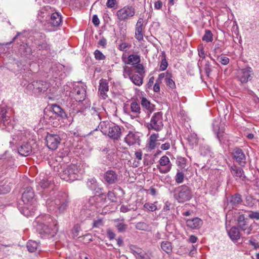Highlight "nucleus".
<instances>
[{
    "instance_id": "nucleus-62",
    "label": "nucleus",
    "mask_w": 259,
    "mask_h": 259,
    "mask_svg": "<svg viewBox=\"0 0 259 259\" xmlns=\"http://www.w3.org/2000/svg\"><path fill=\"white\" fill-rule=\"evenodd\" d=\"M107 235L110 240H113L115 237V234L110 229L107 230Z\"/></svg>"
},
{
    "instance_id": "nucleus-53",
    "label": "nucleus",
    "mask_w": 259,
    "mask_h": 259,
    "mask_svg": "<svg viewBox=\"0 0 259 259\" xmlns=\"http://www.w3.org/2000/svg\"><path fill=\"white\" fill-rule=\"evenodd\" d=\"M136 228L140 230H146L148 228V225L145 222H140L136 224Z\"/></svg>"
},
{
    "instance_id": "nucleus-19",
    "label": "nucleus",
    "mask_w": 259,
    "mask_h": 259,
    "mask_svg": "<svg viewBox=\"0 0 259 259\" xmlns=\"http://www.w3.org/2000/svg\"><path fill=\"white\" fill-rule=\"evenodd\" d=\"M103 180L105 183L112 185L118 182L119 177L115 171L108 170L104 174Z\"/></svg>"
},
{
    "instance_id": "nucleus-35",
    "label": "nucleus",
    "mask_w": 259,
    "mask_h": 259,
    "mask_svg": "<svg viewBox=\"0 0 259 259\" xmlns=\"http://www.w3.org/2000/svg\"><path fill=\"white\" fill-rule=\"evenodd\" d=\"M242 202V197L240 194L237 193L232 195L230 199V203L233 206H236L238 204Z\"/></svg>"
},
{
    "instance_id": "nucleus-50",
    "label": "nucleus",
    "mask_w": 259,
    "mask_h": 259,
    "mask_svg": "<svg viewBox=\"0 0 259 259\" xmlns=\"http://www.w3.org/2000/svg\"><path fill=\"white\" fill-rule=\"evenodd\" d=\"M94 54L97 60H104L106 59V56L99 50H96Z\"/></svg>"
},
{
    "instance_id": "nucleus-6",
    "label": "nucleus",
    "mask_w": 259,
    "mask_h": 259,
    "mask_svg": "<svg viewBox=\"0 0 259 259\" xmlns=\"http://www.w3.org/2000/svg\"><path fill=\"white\" fill-rule=\"evenodd\" d=\"M51 115L49 117L48 122L54 127H58L61 125L60 121L64 122V120L68 118V116L64 110L59 105L53 104L52 105Z\"/></svg>"
},
{
    "instance_id": "nucleus-2",
    "label": "nucleus",
    "mask_w": 259,
    "mask_h": 259,
    "mask_svg": "<svg viewBox=\"0 0 259 259\" xmlns=\"http://www.w3.org/2000/svg\"><path fill=\"white\" fill-rule=\"evenodd\" d=\"M54 170L58 172L62 180L68 182H73L78 180L83 174L81 166L76 164H70L64 166H54Z\"/></svg>"
},
{
    "instance_id": "nucleus-51",
    "label": "nucleus",
    "mask_w": 259,
    "mask_h": 259,
    "mask_svg": "<svg viewBox=\"0 0 259 259\" xmlns=\"http://www.w3.org/2000/svg\"><path fill=\"white\" fill-rule=\"evenodd\" d=\"M132 45L127 42H121L118 45V49L121 51L126 52L131 47Z\"/></svg>"
},
{
    "instance_id": "nucleus-11",
    "label": "nucleus",
    "mask_w": 259,
    "mask_h": 259,
    "mask_svg": "<svg viewBox=\"0 0 259 259\" xmlns=\"http://www.w3.org/2000/svg\"><path fill=\"white\" fill-rule=\"evenodd\" d=\"M253 75V71L251 67L246 66L243 68H239L237 70L236 78L241 83H247L252 79Z\"/></svg>"
},
{
    "instance_id": "nucleus-43",
    "label": "nucleus",
    "mask_w": 259,
    "mask_h": 259,
    "mask_svg": "<svg viewBox=\"0 0 259 259\" xmlns=\"http://www.w3.org/2000/svg\"><path fill=\"white\" fill-rule=\"evenodd\" d=\"M187 163V159L182 157H178L176 160L177 165L181 168H185Z\"/></svg>"
},
{
    "instance_id": "nucleus-9",
    "label": "nucleus",
    "mask_w": 259,
    "mask_h": 259,
    "mask_svg": "<svg viewBox=\"0 0 259 259\" xmlns=\"http://www.w3.org/2000/svg\"><path fill=\"white\" fill-rule=\"evenodd\" d=\"M123 73L124 77H128L136 85L140 87L143 84L145 75L136 73L134 68L125 66L123 68Z\"/></svg>"
},
{
    "instance_id": "nucleus-64",
    "label": "nucleus",
    "mask_w": 259,
    "mask_h": 259,
    "mask_svg": "<svg viewBox=\"0 0 259 259\" xmlns=\"http://www.w3.org/2000/svg\"><path fill=\"white\" fill-rule=\"evenodd\" d=\"M79 230V227L77 225H76L73 227L72 229V234L73 237H76L78 236Z\"/></svg>"
},
{
    "instance_id": "nucleus-38",
    "label": "nucleus",
    "mask_w": 259,
    "mask_h": 259,
    "mask_svg": "<svg viewBox=\"0 0 259 259\" xmlns=\"http://www.w3.org/2000/svg\"><path fill=\"white\" fill-rule=\"evenodd\" d=\"M201 67H203L206 76L207 77H209L212 71V67L211 63L208 61H206L205 64L203 66L200 65V68Z\"/></svg>"
},
{
    "instance_id": "nucleus-16",
    "label": "nucleus",
    "mask_w": 259,
    "mask_h": 259,
    "mask_svg": "<svg viewBox=\"0 0 259 259\" xmlns=\"http://www.w3.org/2000/svg\"><path fill=\"white\" fill-rule=\"evenodd\" d=\"M46 38V35L42 33L37 34L36 36L34 42L39 50L48 51L50 50V45L47 41Z\"/></svg>"
},
{
    "instance_id": "nucleus-13",
    "label": "nucleus",
    "mask_w": 259,
    "mask_h": 259,
    "mask_svg": "<svg viewBox=\"0 0 259 259\" xmlns=\"http://www.w3.org/2000/svg\"><path fill=\"white\" fill-rule=\"evenodd\" d=\"M159 164L157 165V168L161 174H166L170 171L172 167V164L170 161L169 158L166 155L162 156L159 161Z\"/></svg>"
},
{
    "instance_id": "nucleus-47",
    "label": "nucleus",
    "mask_w": 259,
    "mask_h": 259,
    "mask_svg": "<svg viewBox=\"0 0 259 259\" xmlns=\"http://www.w3.org/2000/svg\"><path fill=\"white\" fill-rule=\"evenodd\" d=\"M137 209V206H133L132 204H129L128 205H121L120 211L122 212H126L131 210H136Z\"/></svg>"
},
{
    "instance_id": "nucleus-21",
    "label": "nucleus",
    "mask_w": 259,
    "mask_h": 259,
    "mask_svg": "<svg viewBox=\"0 0 259 259\" xmlns=\"http://www.w3.org/2000/svg\"><path fill=\"white\" fill-rule=\"evenodd\" d=\"M72 94L76 101L81 102L85 99L86 91L83 86L76 85L74 87Z\"/></svg>"
},
{
    "instance_id": "nucleus-63",
    "label": "nucleus",
    "mask_w": 259,
    "mask_h": 259,
    "mask_svg": "<svg viewBox=\"0 0 259 259\" xmlns=\"http://www.w3.org/2000/svg\"><path fill=\"white\" fill-rule=\"evenodd\" d=\"M170 147V143L169 142H166L164 144L161 145L160 149L162 150H168Z\"/></svg>"
},
{
    "instance_id": "nucleus-56",
    "label": "nucleus",
    "mask_w": 259,
    "mask_h": 259,
    "mask_svg": "<svg viewBox=\"0 0 259 259\" xmlns=\"http://www.w3.org/2000/svg\"><path fill=\"white\" fill-rule=\"evenodd\" d=\"M165 83L167 87L171 89L176 88V84L172 78L165 80Z\"/></svg>"
},
{
    "instance_id": "nucleus-31",
    "label": "nucleus",
    "mask_w": 259,
    "mask_h": 259,
    "mask_svg": "<svg viewBox=\"0 0 259 259\" xmlns=\"http://www.w3.org/2000/svg\"><path fill=\"white\" fill-rule=\"evenodd\" d=\"M230 170L232 175L236 178V180L237 178H241L243 177V178H245L244 171L240 167L234 164L231 166Z\"/></svg>"
},
{
    "instance_id": "nucleus-12",
    "label": "nucleus",
    "mask_w": 259,
    "mask_h": 259,
    "mask_svg": "<svg viewBox=\"0 0 259 259\" xmlns=\"http://www.w3.org/2000/svg\"><path fill=\"white\" fill-rule=\"evenodd\" d=\"M237 227L247 235L251 234L252 230V226L249 225L248 219L245 217V214H240L237 219Z\"/></svg>"
},
{
    "instance_id": "nucleus-23",
    "label": "nucleus",
    "mask_w": 259,
    "mask_h": 259,
    "mask_svg": "<svg viewBox=\"0 0 259 259\" xmlns=\"http://www.w3.org/2000/svg\"><path fill=\"white\" fill-rule=\"evenodd\" d=\"M144 19L139 18L137 21L135 27V38L139 41L143 40L144 26L143 25Z\"/></svg>"
},
{
    "instance_id": "nucleus-27",
    "label": "nucleus",
    "mask_w": 259,
    "mask_h": 259,
    "mask_svg": "<svg viewBox=\"0 0 259 259\" xmlns=\"http://www.w3.org/2000/svg\"><path fill=\"white\" fill-rule=\"evenodd\" d=\"M213 130L217 133L218 139L220 142L222 144L225 143V140L227 138L226 134L225 133L224 126H220L218 125L214 126Z\"/></svg>"
},
{
    "instance_id": "nucleus-5",
    "label": "nucleus",
    "mask_w": 259,
    "mask_h": 259,
    "mask_svg": "<svg viewBox=\"0 0 259 259\" xmlns=\"http://www.w3.org/2000/svg\"><path fill=\"white\" fill-rule=\"evenodd\" d=\"M68 198L67 194L63 192H59L54 200L48 199L46 205L50 210H54L55 208L62 212L68 206Z\"/></svg>"
},
{
    "instance_id": "nucleus-1",
    "label": "nucleus",
    "mask_w": 259,
    "mask_h": 259,
    "mask_svg": "<svg viewBox=\"0 0 259 259\" xmlns=\"http://www.w3.org/2000/svg\"><path fill=\"white\" fill-rule=\"evenodd\" d=\"M36 229L42 238L50 236L53 237L57 232L58 228L55 221L49 214L37 218Z\"/></svg>"
},
{
    "instance_id": "nucleus-26",
    "label": "nucleus",
    "mask_w": 259,
    "mask_h": 259,
    "mask_svg": "<svg viewBox=\"0 0 259 259\" xmlns=\"http://www.w3.org/2000/svg\"><path fill=\"white\" fill-rule=\"evenodd\" d=\"M159 134L154 133L150 136L148 139V148L151 150L154 149L156 147L159 146L160 143L157 142L158 141L163 142L164 139H159L158 140Z\"/></svg>"
},
{
    "instance_id": "nucleus-48",
    "label": "nucleus",
    "mask_w": 259,
    "mask_h": 259,
    "mask_svg": "<svg viewBox=\"0 0 259 259\" xmlns=\"http://www.w3.org/2000/svg\"><path fill=\"white\" fill-rule=\"evenodd\" d=\"M218 61L223 65H226L229 63V59L225 55H221L217 57Z\"/></svg>"
},
{
    "instance_id": "nucleus-29",
    "label": "nucleus",
    "mask_w": 259,
    "mask_h": 259,
    "mask_svg": "<svg viewBox=\"0 0 259 259\" xmlns=\"http://www.w3.org/2000/svg\"><path fill=\"white\" fill-rule=\"evenodd\" d=\"M18 152L23 156H27L32 152V147L28 143H24L18 148Z\"/></svg>"
},
{
    "instance_id": "nucleus-28",
    "label": "nucleus",
    "mask_w": 259,
    "mask_h": 259,
    "mask_svg": "<svg viewBox=\"0 0 259 259\" xmlns=\"http://www.w3.org/2000/svg\"><path fill=\"white\" fill-rule=\"evenodd\" d=\"M202 221L198 218L188 219L186 222V226L192 229H199L202 226Z\"/></svg>"
},
{
    "instance_id": "nucleus-17",
    "label": "nucleus",
    "mask_w": 259,
    "mask_h": 259,
    "mask_svg": "<svg viewBox=\"0 0 259 259\" xmlns=\"http://www.w3.org/2000/svg\"><path fill=\"white\" fill-rule=\"evenodd\" d=\"M49 87L47 82L42 80H35L27 85L29 89H32L34 92L42 93L46 91Z\"/></svg>"
},
{
    "instance_id": "nucleus-15",
    "label": "nucleus",
    "mask_w": 259,
    "mask_h": 259,
    "mask_svg": "<svg viewBox=\"0 0 259 259\" xmlns=\"http://www.w3.org/2000/svg\"><path fill=\"white\" fill-rule=\"evenodd\" d=\"M232 154L235 161L240 166H244L246 163V156L243 150L238 147L233 149Z\"/></svg>"
},
{
    "instance_id": "nucleus-61",
    "label": "nucleus",
    "mask_w": 259,
    "mask_h": 259,
    "mask_svg": "<svg viewBox=\"0 0 259 259\" xmlns=\"http://www.w3.org/2000/svg\"><path fill=\"white\" fill-rule=\"evenodd\" d=\"M103 225L102 219H100L97 220H94L93 222V227L95 228H99L100 226Z\"/></svg>"
},
{
    "instance_id": "nucleus-36",
    "label": "nucleus",
    "mask_w": 259,
    "mask_h": 259,
    "mask_svg": "<svg viewBox=\"0 0 259 259\" xmlns=\"http://www.w3.org/2000/svg\"><path fill=\"white\" fill-rule=\"evenodd\" d=\"M161 248L164 251L168 254H170L172 252V244L169 241H162L161 243Z\"/></svg>"
},
{
    "instance_id": "nucleus-32",
    "label": "nucleus",
    "mask_w": 259,
    "mask_h": 259,
    "mask_svg": "<svg viewBox=\"0 0 259 259\" xmlns=\"http://www.w3.org/2000/svg\"><path fill=\"white\" fill-rule=\"evenodd\" d=\"M228 235L233 241L238 240L240 238V233L237 227L233 226L228 231Z\"/></svg>"
},
{
    "instance_id": "nucleus-57",
    "label": "nucleus",
    "mask_w": 259,
    "mask_h": 259,
    "mask_svg": "<svg viewBox=\"0 0 259 259\" xmlns=\"http://www.w3.org/2000/svg\"><path fill=\"white\" fill-rule=\"evenodd\" d=\"M135 156L136 159L138 160L137 163H139V161L141 160L142 159V152L141 150L139 149L135 151Z\"/></svg>"
},
{
    "instance_id": "nucleus-37",
    "label": "nucleus",
    "mask_w": 259,
    "mask_h": 259,
    "mask_svg": "<svg viewBox=\"0 0 259 259\" xmlns=\"http://www.w3.org/2000/svg\"><path fill=\"white\" fill-rule=\"evenodd\" d=\"M161 60L160 64L159 69L160 71H164L166 69L168 66V63L166 58V55L164 52L162 53Z\"/></svg>"
},
{
    "instance_id": "nucleus-4",
    "label": "nucleus",
    "mask_w": 259,
    "mask_h": 259,
    "mask_svg": "<svg viewBox=\"0 0 259 259\" xmlns=\"http://www.w3.org/2000/svg\"><path fill=\"white\" fill-rule=\"evenodd\" d=\"M101 131L103 134L114 141H118L122 135L121 129L119 126L108 121H102L100 123Z\"/></svg>"
},
{
    "instance_id": "nucleus-20",
    "label": "nucleus",
    "mask_w": 259,
    "mask_h": 259,
    "mask_svg": "<svg viewBox=\"0 0 259 259\" xmlns=\"http://www.w3.org/2000/svg\"><path fill=\"white\" fill-rule=\"evenodd\" d=\"M125 112L131 116L132 119L139 118L141 113L140 104L137 102L133 101L130 104V109Z\"/></svg>"
},
{
    "instance_id": "nucleus-40",
    "label": "nucleus",
    "mask_w": 259,
    "mask_h": 259,
    "mask_svg": "<svg viewBox=\"0 0 259 259\" xmlns=\"http://www.w3.org/2000/svg\"><path fill=\"white\" fill-rule=\"evenodd\" d=\"M141 61L140 57L138 55L132 54L128 56L127 64H137Z\"/></svg>"
},
{
    "instance_id": "nucleus-58",
    "label": "nucleus",
    "mask_w": 259,
    "mask_h": 259,
    "mask_svg": "<svg viewBox=\"0 0 259 259\" xmlns=\"http://www.w3.org/2000/svg\"><path fill=\"white\" fill-rule=\"evenodd\" d=\"M117 3L116 0H107L106 5L109 8H114Z\"/></svg>"
},
{
    "instance_id": "nucleus-39",
    "label": "nucleus",
    "mask_w": 259,
    "mask_h": 259,
    "mask_svg": "<svg viewBox=\"0 0 259 259\" xmlns=\"http://www.w3.org/2000/svg\"><path fill=\"white\" fill-rule=\"evenodd\" d=\"M26 246L29 252H33L37 250L38 244L35 241L29 240L27 243Z\"/></svg>"
},
{
    "instance_id": "nucleus-46",
    "label": "nucleus",
    "mask_w": 259,
    "mask_h": 259,
    "mask_svg": "<svg viewBox=\"0 0 259 259\" xmlns=\"http://www.w3.org/2000/svg\"><path fill=\"white\" fill-rule=\"evenodd\" d=\"M116 227L119 232L123 233L127 230V225L124 223L123 221H120L117 224Z\"/></svg>"
},
{
    "instance_id": "nucleus-41",
    "label": "nucleus",
    "mask_w": 259,
    "mask_h": 259,
    "mask_svg": "<svg viewBox=\"0 0 259 259\" xmlns=\"http://www.w3.org/2000/svg\"><path fill=\"white\" fill-rule=\"evenodd\" d=\"M184 174L182 171H181L180 170L177 169V174L175 176L176 183L178 184L182 183L184 182Z\"/></svg>"
},
{
    "instance_id": "nucleus-24",
    "label": "nucleus",
    "mask_w": 259,
    "mask_h": 259,
    "mask_svg": "<svg viewBox=\"0 0 259 259\" xmlns=\"http://www.w3.org/2000/svg\"><path fill=\"white\" fill-rule=\"evenodd\" d=\"M108 91V81L105 79L102 78L99 82V93L102 99H106L107 98V93Z\"/></svg>"
},
{
    "instance_id": "nucleus-42",
    "label": "nucleus",
    "mask_w": 259,
    "mask_h": 259,
    "mask_svg": "<svg viewBox=\"0 0 259 259\" xmlns=\"http://www.w3.org/2000/svg\"><path fill=\"white\" fill-rule=\"evenodd\" d=\"M213 34L211 31L209 30H205V34L203 36L202 39L203 41H205L206 42H211L213 40Z\"/></svg>"
},
{
    "instance_id": "nucleus-25",
    "label": "nucleus",
    "mask_w": 259,
    "mask_h": 259,
    "mask_svg": "<svg viewBox=\"0 0 259 259\" xmlns=\"http://www.w3.org/2000/svg\"><path fill=\"white\" fill-rule=\"evenodd\" d=\"M124 141L129 146L140 145V137L137 133L130 132L124 138Z\"/></svg>"
},
{
    "instance_id": "nucleus-30",
    "label": "nucleus",
    "mask_w": 259,
    "mask_h": 259,
    "mask_svg": "<svg viewBox=\"0 0 259 259\" xmlns=\"http://www.w3.org/2000/svg\"><path fill=\"white\" fill-rule=\"evenodd\" d=\"M141 105L146 111L147 116L149 117L150 114L154 110V106L148 100L145 98H143L141 100Z\"/></svg>"
},
{
    "instance_id": "nucleus-22",
    "label": "nucleus",
    "mask_w": 259,
    "mask_h": 259,
    "mask_svg": "<svg viewBox=\"0 0 259 259\" xmlns=\"http://www.w3.org/2000/svg\"><path fill=\"white\" fill-rule=\"evenodd\" d=\"M22 200L24 203L29 204L33 203L34 199V193L30 187L26 188L22 194Z\"/></svg>"
},
{
    "instance_id": "nucleus-14",
    "label": "nucleus",
    "mask_w": 259,
    "mask_h": 259,
    "mask_svg": "<svg viewBox=\"0 0 259 259\" xmlns=\"http://www.w3.org/2000/svg\"><path fill=\"white\" fill-rule=\"evenodd\" d=\"M48 147L52 150H56L60 143L61 138L58 135L48 134L46 138Z\"/></svg>"
},
{
    "instance_id": "nucleus-18",
    "label": "nucleus",
    "mask_w": 259,
    "mask_h": 259,
    "mask_svg": "<svg viewBox=\"0 0 259 259\" xmlns=\"http://www.w3.org/2000/svg\"><path fill=\"white\" fill-rule=\"evenodd\" d=\"M11 119L8 115V109L5 107H0V126L2 128H8L11 125Z\"/></svg>"
},
{
    "instance_id": "nucleus-55",
    "label": "nucleus",
    "mask_w": 259,
    "mask_h": 259,
    "mask_svg": "<svg viewBox=\"0 0 259 259\" xmlns=\"http://www.w3.org/2000/svg\"><path fill=\"white\" fill-rule=\"evenodd\" d=\"M248 217L252 219L259 220V212L253 211H247Z\"/></svg>"
},
{
    "instance_id": "nucleus-10",
    "label": "nucleus",
    "mask_w": 259,
    "mask_h": 259,
    "mask_svg": "<svg viewBox=\"0 0 259 259\" xmlns=\"http://www.w3.org/2000/svg\"><path fill=\"white\" fill-rule=\"evenodd\" d=\"M162 113L157 112L152 116L150 121L147 124L149 130H154L156 132L161 131L163 128Z\"/></svg>"
},
{
    "instance_id": "nucleus-8",
    "label": "nucleus",
    "mask_w": 259,
    "mask_h": 259,
    "mask_svg": "<svg viewBox=\"0 0 259 259\" xmlns=\"http://www.w3.org/2000/svg\"><path fill=\"white\" fill-rule=\"evenodd\" d=\"M136 10L132 5H126L117 11L116 16L119 21L126 22L136 15Z\"/></svg>"
},
{
    "instance_id": "nucleus-52",
    "label": "nucleus",
    "mask_w": 259,
    "mask_h": 259,
    "mask_svg": "<svg viewBox=\"0 0 259 259\" xmlns=\"http://www.w3.org/2000/svg\"><path fill=\"white\" fill-rule=\"evenodd\" d=\"M151 253H148L142 251L141 253H138V256L137 257L138 259H151Z\"/></svg>"
},
{
    "instance_id": "nucleus-60",
    "label": "nucleus",
    "mask_w": 259,
    "mask_h": 259,
    "mask_svg": "<svg viewBox=\"0 0 259 259\" xmlns=\"http://www.w3.org/2000/svg\"><path fill=\"white\" fill-rule=\"evenodd\" d=\"M98 46L102 47L103 48H106L107 45V40L106 39L102 37L100 40L98 41Z\"/></svg>"
},
{
    "instance_id": "nucleus-33",
    "label": "nucleus",
    "mask_w": 259,
    "mask_h": 259,
    "mask_svg": "<svg viewBox=\"0 0 259 259\" xmlns=\"http://www.w3.org/2000/svg\"><path fill=\"white\" fill-rule=\"evenodd\" d=\"M39 185L42 189H46L50 187L52 188L54 186L53 179L51 178L44 179L39 182Z\"/></svg>"
},
{
    "instance_id": "nucleus-3",
    "label": "nucleus",
    "mask_w": 259,
    "mask_h": 259,
    "mask_svg": "<svg viewBox=\"0 0 259 259\" xmlns=\"http://www.w3.org/2000/svg\"><path fill=\"white\" fill-rule=\"evenodd\" d=\"M42 13H49V19L46 20L44 26L45 29L49 32L55 31L57 28L60 26L62 23V16L58 12H56L55 9L49 6L45 7V9Z\"/></svg>"
},
{
    "instance_id": "nucleus-54",
    "label": "nucleus",
    "mask_w": 259,
    "mask_h": 259,
    "mask_svg": "<svg viewBox=\"0 0 259 259\" xmlns=\"http://www.w3.org/2000/svg\"><path fill=\"white\" fill-rule=\"evenodd\" d=\"M10 188L8 185H0V195L6 194L10 191Z\"/></svg>"
},
{
    "instance_id": "nucleus-45",
    "label": "nucleus",
    "mask_w": 259,
    "mask_h": 259,
    "mask_svg": "<svg viewBox=\"0 0 259 259\" xmlns=\"http://www.w3.org/2000/svg\"><path fill=\"white\" fill-rule=\"evenodd\" d=\"M156 203H157V202H155L154 203L147 202L145 203L144 207L147 210L154 211L157 209V206L156 205Z\"/></svg>"
},
{
    "instance_id": "nucleus-7",
    "label": "nucleus",
    "mask_w": 259,
    "mask_h": 259,
    "mask_svg": "<svg viewBox=\"0 0 259 259\" xmlns=\"http://www.w3.org/2000/svg\"><path fill=\"white\" fill-rule=\"evenodd\" d=\"M174 197L179 203H184L190 200L192 198L191 188L186 185H183L174 189Z\"/></svg>"
},
{
    "instance_id": "nucleus-34",
    "label": "nucleus",
    "mask_w": 259,
    "mask_h": 259,
    "mask_svg": "<svg viewBox=\"0 0 259 259\" xmlns=\"http://www.w3.org/2000/svg\"><path fill=\"white\" fill-rule=\"evenodd\" d=\"M198 55L199 56L202 58V60H199L198 62V66L199 68L200 72L201 73L202 70L200 69V65L202 66L203 59L205 58V53L204 50V47L202 45H199L198 47Z\"/></svg>"
},
{
    "instance_id": "nucleus-59",
    "label": "nucleus",
    "mask_w": 259,
    "mask_h": 259,
    "mask_svg": "<svg viewBox=\"0 0 259 259\" xmlns=\"http://www.w3.org/2000/svg\"><path fill=\"white\" fill-rule=\"evenodd\" d=\"M162 6H163V3L160 0H157L154 2V9L156 10L161 9Z\"/></svg>"
},
{
    "instance_id": "nucleus-49",
    "label": "nucleus",
    "mask_w": 259,
    "mask_h": 259,
    "mask_svg": "<svg viewBox=\"0 0 259 259\" xmlns=\"http://www.w3.org/2000/svg\"><path fill=\"white\" fill-rule=\"evenodd\" d=\"M87 185L92 190H95L98 186L97 180L95 178L89 179L87 182Z\"/></svg>"
},
{
    "instance_id": "nucleus-44",
    "label": "nucleus",
    "mask_w": 259,
    "mask_h": 259,
    "mask_svg": "<svg viewBox=\"0 0 259 259\" xmlns=\"http://www.w3.org/2000/svg\"><path fill=\"white\" fill-rule=\"evenodd\" d=\"M131 67L134 68L136 73L145 75V70L143 64H140V63H137L136 65Z\"/></svg>"
}]
</instances>
